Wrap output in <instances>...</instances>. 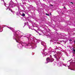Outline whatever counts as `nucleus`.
Returning a JSON list of instances; mask_svg holds the SVG:
<instances>
[{"label": "nucleus", "instance_id": "obj_6", "mask_svg": "<svg viewBox=\"0 0 75 75\" xmlns=\"http://www.w3.org/2000/svg\"><path fill=\"white\" fill-rule=\"evenodd\" d=\"M11 11V12H12V13H14V11H13L12 9L9 10Z\"/></svg>", "mask_w": 75, "mask_h": 75}, {"label": "nucleus", "instance_id": "obj_5", "mask_svg": "<svg viewBox=\"0 0 75 75\" xmlns=\"http://www.w3.org/2000/svg\"><path fill=\"white\" fill-rule=\"evenodd\" d=\"M73 52H74V53H73L74 54H75V49H73Z\"/></svg>", "mask_w": 75, "mask_h": 75}, {"label": "nucleus", "instance_id": "obj_13", "mask_svg": "<svg viewBox=\"0 0 75 75\" xmlns=\"http://www.w3.org/2000/svg\"><path fill=\"white\" fill-rule=\"evenodd\" d=\"M71 70H73V71H75V70H74V69H71Z\"/></svg>", "mask_w": 75, "mask_h": 75}, {"label": "nucleus", "instance_id": "obj_10", "mask_svg": "<svg viewBox=\"0 0 75 75\" xmlns=\"http://www.w3.org/2000/svg\"><path fill=\"white\" fill-rule=\"evenodd\" d=\"M46 15L47 16H49V14H47V13H46Z\"/></svg>", "mask_w": 75, "mask_h": 75}, {"label": "nucleus", "instance_id": "obj_17", "mask_svg": "<svg viewBox=\"0 0 75 75\" xmlns=\"http://www.w3.org/2000/svg\"><path fill=\"white\" fill-rule=\"evenodd\" d=\"M74 42H75V41H74Z\"/></svg>", "mask_w": 75, "mask_h": 75}, {"label": "nucleus", "instance_id": "obj_2", "mask_svg": "<svg viewBox=\"0 0 75 75\" xmlns=\"http://www.w3.org/2000/svg\"><path fill=\"white\" fill-rule=\"evenodd\" d=\"M54 61V59L53 58H52L51 60H50V62H52L53 61Z\"/></svg>", "mask_w": 75, "mask_h": 75}, {"label": "nucleus", "instance_id": "obj_11", "mask_svg": "<svg viewBox=\"0 0 75 75\" xmlns=\"http://www.w3.org/2000/svg\"><path fill=\"white\" fill-rule=\"evenodd\" d=\"M39 35H41V33H39Z\"/></svg>", "mask_w": 75, "mask_h": 75}, {"label": "nucleus", "instance_id": "obj_7", "mask_svg": "<svg viewBox=\"0 0 75 75\" xmlns=\"http://www.w3.org/2000/svg\"><path fill=\"white\" fill-rule=\"evenodd\" d=\"M25 16V14L23 13V15H22V16H23V17H24V16Z\"/></svg>", "mask_w": 75, "mask_h": 75}, {"label": "nucleus", "instance_id": "obj_3", "mask_svg": "<svg viewBox=\"0 0 75 75\" xmlns=\"http://www.w3.org/2000/svg\"><path fill=\"white\" fill-rule=\"evenodd\" d=\"M8 28H9V29H10V30H13V28H11V27H8Z\"/></svg>", "mask_w": 75, "mask_h": 75}, {"label": "nucleus", "instance_id": "obj_16", "mask_svg": "<svg viewBox=\"0 0 75 75\" xmlns=\"http://www.w3.org/2000/svg\"><path fill=\"white\" fill-rule=\"evenodd\" d=\"M36 32H37V33H38V31H36Z\"/></svg>", "mask_w": 75, "mask_h": 75}, {"label": "nucleus", "instance_id": "obj_14", "mask_svg": "<svg viewBox=\"0 0 75 75\" xmlns=\"http://www.w3.org/2000/svg\"><path fill=\"white\" fill-rule=\"evenodd\" d=\"M71 3H72V4H73V3H72V2H71Z\"/></svg>", "mask_w": 75, "mask_h": 75}, {"label": "nucleus", "instance_id": "obj_8", "mask_svg": "<svg viewBox=\"0 0 75 75\" xmlns=\"http://www.w3.org/2000/svg\"><path fill=\"white\" fill-rule=\"evenodd\" d=\"M9 5H11V6H13V4L10 2L9 3Z\"/></svg>", "mask_w": 75, "mask_h": 75}, {"label": "nucleus", "instance_id": "obj_9", "mask_svg": "<svg viewBox=\"0 0 75 75\" xmlns=\"http://www.w3.org/2000/svg\"><path fill=\"white\" fill-rule=\"evenodd\" d=\"M15 40H16V42H18V41H17V39H15Z\"/></svg>", "mask_w": 75, "mask_h": 75}, {"label": "nucleus", "instance_id": "obj_1", "mask_svg": "<svg viewBox=\"0 0 75 75\" xmlns=\"http://www.w3.org/2000/svg\"><path fill=\"white\" fill-rule=\"evenodd\" d=\"M46 61H47V63H48L49 62H50V58L49 57H47V59H46Z\"/></svg>", "mask_w": 75, "mask_h": 75}, {"label": "nucleus", "instance_id": "obj_12", "mask_svg": "<svg viewBox=\"0 0 75 75\" xmlns=\"http://www.w3.org/2000/svg\"><path fill=\"white\" fill-rule=\"evenodd\" d=\"M50 6H53V5H52V4H51V5H50Z\"/></svg>", "mask_w": 75, "mask_h": 75}, {"label": "nucleus", "instance_id": "obj_4", "mask_svg": "<svg viewBox=\"0 0 75 75\" xmlns=\"http://www.w3.org/2000/svg\"><path fill=\"white\" fill-rule=\"evenodd\" d=\"M20 37H17V40L18 41H19V40H20Z\"/></svg>", "mask_w": 75, "mask_h": 75}, {"label": "nucleus", "instance_id": "obj_15", "mask_svg": "<svg viewBox=\"0 0 75 75\" xmlns=\"http://www.w3.org/2000/svg\"><path fill=\"white\" fill-rule=\"evenodd\" d=\"M64 8L65 9L66 8H65V7H64Z\"/></svg>", "mask_w": 75, "mask_h": 75}]
</instances>
